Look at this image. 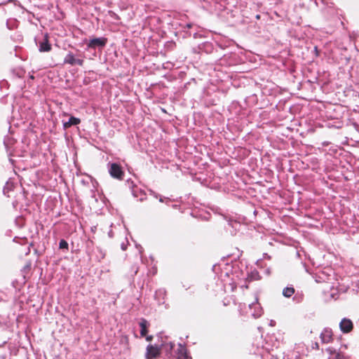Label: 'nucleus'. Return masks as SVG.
I'll return each mask as SVG.
<instances>
[{
	"mask_svg": "<svg viewBox=\"0 0 359 359\" xmlns=\"http://www.w3.org/2000/svg\"><path fill=\"white\" fill-rule=\"evenodd\" d=\"M108 169L110 175L117 180H122L124 175V172L120 165L116 163H111L108 164Z\"/></svg>",
	"mask_w": 359,
	"mask_h": 359,
	"instance_id": "obj_1",
	"label": "nucleus"
},
{
	"mask_svg": "<svg viewBox=\"0 0 359 359\" xmlns=\"http://www.w3.org/2000/svg\"><path fill=\"white\" fill-rule=\"evenodd\" d=\"M65 63H67L72 66L79 65L83 66L84 64V60L83 58L76 57L74 55L69 52L65 58Z\"/></svg>",
	"mask_w": 359,
	"mask_h": 359,
	"instance_id": "obj_2",
	"label": "nucleus"
},
{
	"mask_svg": "<svg viewBox=\"0 0 359 359\" xmlns=\"http://www.w3.org/2000/svg\"><path fill=\"white\" fill-rule=\"evenodd\" d=\"M160 354V349L156 346L149 345L145 354L146 359H154Z\"/></svg>",
	"mask_w": 359,
	"mask_h": 359,
	"instance_id": "obj_3",
	"label": "nucleus"
},
{
	"mask_svg": "<svg viewBox=\"0 0 359 359\" xmlns=\"http://www.w3.org/2000/svg\"><path fill=\"white\" fill-rule=\"evenodd\" d=\"M249 308L250 310H252V309L254 310L251 313L254 318H257L262 316V309L260 306V304L257 302V298H256L255 302H253V303L249 304Z\"/></svg>",
	"mask_w": 359,
	"mask_h": 359,
	"instance_id": "obj_4",
	"label": "nucleus"
},
{
	"mask_svg": "<svg viewBox=\"0 0 359 359\" xmlns=\"http://www.w3.org/2000/svg\"><path fill=\"white\" fill-rule=\"evenodd\" d=\"M107 39L105 38H95L90 40L88 46L90 48H95L97 47H103L106 45Z\"/></svg>",
	"mask_w": 359,
	"mask_h": 359,
	"instance_id": "obj_5",
	"label": "nucleus"
},
{
	"mask_svg": "<svg viewBox=\"0 0 359 359\" xmlns=\"http://www.w3.org/2000/svg\"><path fill=\"white\" fill-rule=\"evenodd\" d=\"M339 327L341 330L344 333H348L351 332L353 329V323L351 320L347 318H344L340 324Z\"/></svg>",
	"mask_w": 359,
	"mask_h": 359,
	"instance_id": "obj_6",
	"label": "nucleus"
},
{
	"mask_svg": "<svg viewBox=\"0 0 359 359\" xmlns=\"http://www.w3.org/2000/svg\"><path fill=\"white\" fill-rule=\"evenodd\" d=\"M321 341L325 344L330 343L332 340V332L329 328H325L320 334Z\"/></svg>",
	"mask_w": 359,
	"mask_h": 359,
	"instance_id": "obj_7",
	"label": "nucleus"
},
{
	"mask_svg": "<svg viewBox=\"0 0 359 359\" xmlns=\"http://www.w3.org/2000/svg\"><path fill=\"white\" fill-rule=\"evenodd\" d=\"M177 354L178 359H190V357L187 354V348L181 344H179Z\"/></svg>",
	"mask_w": 359,
	"mask_h": 359,
	"instance_id": "obj_8",
	"label": "nucleus"
},
{
	"mask_svg": "<svg viewBox=\"0 0 359 359\" xmlns=\"http://www.w3.org/2000/svg\"><path fill=\"white\" fill-rule=\"evenodd\" d=\"M50 50L51 45L49 43L47 36H46L44 41L40 43L39 50L41 52H48Z\"/></svg>",
	"mask_w": 359,
	"mask_h": 359,
	"instance_id": "obj_9",
	"label": "nucleus"
},
{
	"mask_svg": "<svg viewBox=\"0 0 359 359\" xmlns=\"http://www.w3.org/2000/svg\"><path fill=\"white\" fill-rule=\"evenodd\" d=\"M81 122L80 119L74 116H71L67 122L63 123V127L65 128H68L72 126H76L79 124Z\"/></svg>",
	"mask_w": 359,
	"mask_h": 359,
	"instance_id": "obj_10",
	"label": "nucleus"
},
{
	"mask_svg": "<svg viewBox=\"0 0 359 359\" xmlns=\"http://www.w3.org/2000/svg\"><path fill=\"white\" fill-rule=\"evenodd\" d=\"M140 326L141 328L140 334L142 337H145L147 333V321L144 319H142L140 323Z\"/></svg>",
	"mask_w": 359,
	"mask_h": 359,
	"instance_id": "obj_11",
	"label": "nucleus"
},
{
	"mask_svg": "<svg viewBox=\"0 0 359 359\" xmlns=\"http://www.w3.org/2000/svg\"><path fill=\"white\" fill-rule=\"evenodd\" d=\"M294 293V289L292 287H287L283 289V294L285 297H292Z\"/></svg>",
	"mask_w": 359,
	"mask_h": 359,
	"instance_id": "obj_12",
	"label": "nucleus"
},
{
	"mask_svg": "<svg viewBox=\"0 0 359 359\" xmlns=\"http://www.w3.org/2000/svg\"><path fill=\"white\" fill-rule=\"evenodd\" d=\"M174 346L175 344L172 342L165 343L161 345V348L164 350L167 353H170L174 348Z\"/></svg>",
	"mask_w": 359,
	"mask_h": 359,
	"instance_id": "obj_13",
	"label": "nucleus"
},
{
	"mask_svg": "<svg viewBox=\"0 0 359 359\" xmlns=\"http://www.w3.org/2000/svg\"><path fill=\"white\" fill-rule=\"evenodd\" d=\"M59 247L60 249H68V243L66 241L62 239L59 243Z\"/></svg>",
	"mask_w": 359,
	"mask_h": 359,
	"instance_id": "obj_14",
	"label": "nucleus"
},
{
	"mask_svg": "<svg viewBox=\"0 0 359 359\" xmlns=\"http://www.w3.org/2000/svg\"><path fill=\"white\" fill-rule=\"evenodd\" d=\"M330 359H346V357L341 353H336L332 355Z\"/></svg>",
	"mask_w": 359,
	"mask_h": 359,
	"instance_id": "obj_15",
	"label": "nucleus"
},
{
	"mask_svg": "<svg viewBox=\"0 0 359 359\" xmlns=\"http://www.w3.org/2000/svg\"><path fill=\"white\" fill-rule=\"evenodd\" d=\"M12 184L9 183H6V186L4 188V194H6L9 190L12 189Z\"/></svg>",
	"mask_w": 359,
	"mask_h": 359,
	"instance_id": "obj_16",
	"label": "nucleus"
},
{
	"mask_svg": "<svg viewBox=\"0 0 359 359\" xmlns=\"http://www.w3.org/2000/svg\"><path fill=\"white\" fill-rule=\"evenodd\" d=\"M313 348H318V344L317 342H316L313 345Z\"/></svg>",
	"mask_w": 359,
	"mask_h": 359,
	"instance_id": "obj_17",
	"label": "nucleus"
},
{
	"mask_svg": "<svg viewBox=\"0 0 359 359\" xmlns=\"http://www.w3.org/2000/svg\"><path fill=\"white\" fill-rule=\"evenodd\" d=\"M108 234H109V237H111H111H113V232H112V231H110L108 233Z\"/></svg>",
	"mask_w": 359,
	"mask_h": 359,
	"instance_id": "obj_18",
	"label": "nucleus"
},
{
	"mask_svg": "<svg viewBox=\"0 0 359 359\" xmlns=\"http://www.w3.org/2000/svg\"><path fill=\"white\" fill-rule=\"evenodd\" d=\"M151 339H152V337H151V336H148V337H146V339H147V341H151Z\"/></svg>",
	"mask_w": 359,
	"mask_h": 359,
	"instance_id": "obj_19",
	"label": "nucleus"
},
{
	"mask_svg": "<svg viewBox=\"0 0 359 359\" xmlns=\"http://www.w3.org/2000/svg\"><path fill=\"white\" fill-rule=\"evenodd\" d=\"M121 248H122V250H125L126 249V248L125 247V245H121Z\"/></svg>",
	"mask_w": 359,
	"mask_h": 359,
	"instance_id": "obj_20",
	"label": "nucleus"
},
{
	"mask_svg": "<svg viewBox=\"0 0 359 359\" xmlns=\"http://www.w3.org/2000/svg\"><path fill=\"white\" fill-rule=\"evenodd\" d=\"M295 359H300V358L299 356H296Z\"/></svg>",
	"mask_w": 359,
	"mask_h": 359,
	"instance_id": "obj_21",
	"label": "nucleus"
}]
</instances>
